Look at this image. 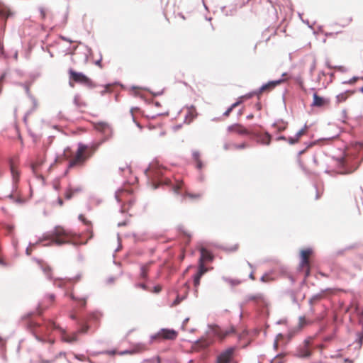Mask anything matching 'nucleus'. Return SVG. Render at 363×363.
Returning <instances> with one entry per match:
<instances>
[{
	"mask_svg": "<svg viewBox=\"0 0 363 363\" xmlns=\"http://www.w3.org/2000/svg\"><path fill=\"white\" fill-rule=\"evenodd\" d=\"M6 229H7L8 232H9V233H11L13 230V229H14V226H13V225H8L6 226Z\"/></svg>",
	"mask_w": 363,
	"mask_h": 363,
	"instance_id": "64",
	"label": "nucleus"
},
{
	"mask_svg": "<svg viewBox=\"0 0 363 363\" xmlns=\"http://www.w3.org/2000/svg\"><path fill=\"white\" fill-rule=\"evenodd\" d=\"M247 335V333L245 330H242L241 333H238V339H241Z\"/></svg>",
	"mask_w": 363,
	"mask_h": 363,
	"instance_id": "60",
	"label": "nucleus"
},
{
	"mask_svg": "<svg viewBox=\"0 0 363 363\" xmlns=\"http://www.w3.org/2000/svg\"><path fill=\"white\" fill-rule=\"evenodd\" d=\"M13 201L18 204H23V203H24L25 200L21 197H18V198H15Z\"/></svg>",
	"mask_w": 363,
	"mask_h": 363,
	"instance_id": "48",
	"label": "nucleus"
},
{
	"mask_svg": "<svg viewBox=\"0 0 363 363\" xmlns=\"http://www.w3.org/2000/svg\"><path fill=\"white\" fill-rule=\"evenodd\" d=\"M146 90H147V89H145ZM148 91L154 96H160L162 94H163V92H164V90H161L160 91H157V92H152V91H150L149 89Z\"/></svg>",
	"mask_w": 363,
	"mask_h": 363,
	"instance_id": "50",
	"label": "nucleus"
},
{
	"mask_svg": "<svg viewBox=\"0 0 363 363\" xmlns=\"http://www.w3.org/2000/svg\"><path fill=\"white\" fill-rule=\"evenodd\" d=\"M179 230H180V231H181L184 235H185L186 236H187L189 238H191V235H190L188 232H186V231L184 229V228H183V227H180V228H179Z\"/></svg>",
	"mask_w": 363,
	"mask_h": 363,
	"instance_id": "57",
	"label": "nucleus"
},
{
	"mask_svg": "<svg viewBox=\"0 0 363 363\" xmlns=\"http://www.w3.org/2000/svg\"><path fill=\"white\" fill-rule=\"evenodd\" d=\"M353 92L352 91H347L345 92H343V93H341L340 94H338L337 96H336V101H337V104H340V103H342L344 101H345L347 100V99L352 94Z\"/></svg>",
	"mask_w": 363,
	"mask_h": 363,
	"instance_id": "23",
	"label": "nucleus"
},
{
	"mask_svg": "<svg viewBox=\"0 0 363 363\" xmlns=\"http://www.w3.org/2000/svg\"><path fill=\"white\" fill-rule=\"evenodd\" d=\"M235 350V347L228 348V363H238V360L235 359L236 357Z\"/></svg>",
	"mask_w": 363,
	"mask_h": 363,
	"instance_id": "25",
	"label": "nucleus"
},
{
	"mask_svg": "<svg viewBox=\"0 0 363 363\" xmlns=\"http://www.w3.org/2000/svg\"><path fill=\"white\" fill-rule=\"evenodd\" d=\"M70 318L72 320H74L77 321V324L79 326V328L78 329V333H87L89 327L86 324V321L84 320H78L77 318V316L74 314H72L70 315Z\"/></svg>",
	"mask_w": 363,
	"mask_h": 363,
	"instance_id": "17",
	"label": "nucleus"
},
{
	"mask_svg": "<svg viewBox=\"0 0 363 363\" xmlns=\"http://www.w3.org/2000/svg\"><path fill=\"white\" fill-rule=\"evenodd\" d=\"M151 264V262L147 263L145 264H141L140 265V277L141 279L144 280H147L148 278L147 276V272L149 269V265Z\"/></svg>",
	"mask_w": 363,
	"mask_h": 363,
	"instance_id": "22",
	"label": "nucleus"
},
{
	"mask_svg": "<svg viewBox=\"0 0 363 363\" xmlns=\"http://www.w3.org/2000/svg\"><path fill=\"white\" fill-rule=\"evenodd\" d=\"M177 331L174 329L161 328L157 333L150 336V342H152L154 340H174L177 337Z\"/></svg>",
	"mask_w": 363,
	"mask_h": 363,
	"instance_id": "5",
	"label": "nucleus"
},
{
	"mask_svg": "<svg viewBox=\"0 0 363 363\" xmlns=\"http://www.w3.org/2000/svg\"><path fill=\"white\" fill-rule=\"evenodd\" d=\"M33 111V109L32 108L31 110L28 111L26 113V114H25V115H24V116H23V121H24L25 123H26V122H27L28 116H29V115H30Z\"/></svg>",
	"mask_w": 363,
	"mask_h": 363,
	"instance_id": "54",
	"label": "nucleus"
},
{
	"mask_svg": "<svg viewBox=\"0 0 363 363\" xmlns=\"http://www.w3.org/2000/svg\"><path fill=\"white\" fill-rule=\"evenodd\" d=\"M228 132L230 134H238L240 135H250L252 131L245 128L240 124H235L228 127Z\"/></svg>",
	"mask_w": 363,
	"mask_h": 363,
	"instance_id": "13",
	"label": "nucleus"
},
{
	"mask_svg": "<svg viewBox=\"0 0 363 363\" xmlns=\"http://www.w3.org/2000/svg\"><path fill=\"white\" fill-rule=\"evenodd\" d=\"M12 245H13V247L15 248V250H17L18 241L15 237L12 238Z\"/></svg>",
	"mask_w": 363,
	"mask_h": 363,
	"instance_id": "47",
	"label": "nucleus"
},
{
	"mask_svg": "<svg viewBox=\"0 0 363 363\" xmlns=\"http://www.w3.org/2000/svg\"><path fill=\"white\" fill-rule=\"evenodd\" d=\"M65 295L66 296L69 297L73 301H79V306L81 308H84L86 307V300L88 298V296H84V297H82V298H78V297L75 296L72 293H67V292H66Z\"/></svg>",
	"mask_w": 363,
	"mask_h": 363,
	"instance_id": "19",
	"label": "nucleus"
},
{
	"mask_svg": "<svg viewBox=\"0 0 363 363\" xmlns=\"http://www.w3.org/2000/svg\"><path fill=\"white\" fill-rule=\"evenodd\" d=\"M60 38L64 41L69 42L70 43L73 42L72 40L64 35H60Z\"/></svg>",
	"mask_w": 363,
	"mask_h": 363,
	"instance_id": "59",
	"label": "nucleus"
},
{
	"mask_svg": "<svg viewBox=\"0 0 363 363\" xmlns=\"http://www.w3.org/2000/svg\"><path fill=\"white\" fill-rule=\"evenodd\" d=\"M196 164V167L198 169H201L203 166V162L199 160H196L195 161Z\"/></svg>",
	"mask_w": 363,
	"mask_h": 363,
	"instance_id": "46",
	"label": "nucleus"
},
{
	"mask_svg": "<svg viewBox=\"0 0 363 363\" xmlns=\"http://www.w3.org/2000/svg\"><path fill=\"white\" fill-rule=\"evenodd\" d=\"M38 10L40 11V16H41V18L43 20H45V18H46V13H45V9L43 7H39Z\"/></svg>",
	"mask_w": 363,
	"mask_h": 363,
	"instance_id": "41",
	"label": "nucleus"
},
{
	"mask_svg": "<svg viewBox=\"0 0 363 363\" xmlns=\"http://www.w3.org/2000/svg\"><path fill=\"white\" fill-rule=\"evenodd\" d=\"M41 269H42L43 272H44V274H45V276L47 277V278L49 280H52V275H51V268H50V267L48 266V265H46V266L42 265L41 266Z\"/></svg>",
	"mask_w": 363,
	"mask_h": 363,
	"instance_id": "28",
	"label": "nucleus"
},
{
	"mask_svg": "<svg viewBox=\"0 0 363 363\" xmlns=\"http://www.w3.org/2000/svg\"><path fill=\"white\" fill-rule=\"evenodd\" d=\"M286 81L285 79H280L275 81H270L268 83L262 85L259 89V92L270 91L274 89L277 86L280 85Z\"/></svg>",
	"mask_w": 363,
	"mask_h": 363,
	"instance_id": "15",
	"label": "nucleus"
},
{
	"mask_svg": "<svg viewBox=\"0 0 363 363\" xmlns=\"http://www.w3.org/2000/svg\"><path fill=\"white\" fill-rule=\"evenodd\" d=\"M55 361V359L52 360H44L40 357L39 363H52Z\"/></svg>",
	"mask_w": 363,
	"mask_h": 363,
	"instance_id": "63",
	"label": "nucleus"
},
{
	"mask_svg": "<svg viewBox=\"0 0 363 363\" xmlns=\"http://www.w3.org/2000/svg\"><path fill=\"white\" fill-rule=\"evenodd\" d=\"M33 111V109L32 108L31 110L28 111L26 113V114H25V115H24V116H23V121H24L25 123H26V122H27L28 116H29V115H30Z\"/></svg>",
	"mask_w": 363,
	"mask_h": 363,
	"instance_id": "52",
	"label": "nucleus"
},
{
	"mask_svg": "<svg viewBox=\"0 0 363 363\" xmlns=\"http://www.w3.org/2000/svg\"><path fill=\"white\" fill-rule=\"evenodd\" d=\"M161 290H162V287L160 286H155L153 288V292L156 293V294L160 293L161 291Z\"/></svg>",
	"mask_w": 363,
	"mask_h": 363,
	"instance_id": "61",
	"label": "nucleus"
},
{
	"mask_svg": "<svg viewBox=\"0 0 363 363\" xmlns=\"http://www.w3.org/2000/svg\"><path fill=\"white\" fill-rule=\"evenodd\" d=\"M358 336H359V342L360 344V345L362 344V341H363V330L358 334Z\"/></svg>",
	"mask_w": 363,
	"mask_h": 363,
	"instance_id": "62",
	"label": "nucleus"
},
{
	"mask_svg": "<svg viewBox=\"0 0 363 363\" xmlns=\"http://www.w3.org/2000/svg\"><path fill=\"white\" fill-rule=\"evenodd\" d=\"M311 354L310 340H306L303 344L297 348L295 356L299 358H307L309 357Z\"/></svg>",
	"mask_w": 363,
	"mask_h": 363,
	"instance_id": "9",
	"label": "nucleus"
},
{
	"mask_svg": "<svg viewBox=\"0 0 363 363\" xmlns=\"http://www.w3.org/2000/svg\"><path fill=\"white\" fill-rule=\"evenodd\" d=\"M73 194L74 193L72 192V188L67 189L65 194V199H70L72 197Z\"/></svg>",
	"mask_w": 363,
	"mask_h": 363,
	"instance_id": "38",
	"label": "nucleus"
},
{
	"mask_svg": "<svg viewBox=\"0 0 363 363\" xmlns=\"http://www.w3.org/2000/svg\"><path fill=\"white\" fill-rule=\"evenodd\" d=\"M156 362L157 363H162L161 362V359L159 356H157L155 359H145V362Z\"/></svg>",
	"mask_w": 363,
	"mask_h": 363,
	"instance_id": "49",
	"label": "nucleus"
},
{
	"mask_svg": "<svg viewBox=\"0 0 363 363\" xmlns=\"http://www.w3.org/2000/svg\"><path fill=\"white\" fill-rule=\"evenodd\" d=\"M312 252V250L311 249H305L301 251V262L299 264V269L304 272L305 277H308L310 275L309 258Z\"/></svg>",
	"mask_w": 363,
	"mask_h": 363,
	"instance_id": "7",
	"label": "nucleus"
},
{
	"mask_svg": "<svg viewBox=\"0 0 363 363\" xmlns=\"http://www.w3.org/2000/svg\"><path fill=\"white\" fill-rule=\"evenodd\" d=\"M250 135L262 145H268L270 144L272 137L268 133L252 131Z\"/></svg>",
	"mask_w": 363,
	"mask_h": 363,
	"instance_id": "10",
	"label": "nucleus"
},
{
	"mask_svg": "<svg viewBox=\"0 0 363 363\" xmlns=\"http://www.w3.org/2000/svg\"><path fill=\"white\" fill-rule=\"evenodd\" d=\"M74 357L79 361L87 360L89 363H94L89 358H86L84 354H74Z\"/></svg>",
	"mask_w": 363,
	"mask_h": 363,
	"instance_id": "33",
	"label": "nucleus"
},
{
	"mask_svg": "<svg viewBox=\"0 0 363 363\" xmlns=\"http://www.w3.org/2000/svg\"><path fill=\"white\" fill-rule=\"evenodd\" d=\"M33 111V109L32 108L31 110L28 111L26 113V114H25V115H24V116H23V121H24L25 123H26V122H27L28 116H29V115H30Z\"/></svg>",
	"mask_w": 363,
	"mask_h": 363,
	"instance_id": "53",
	"label": "nucleus"
},
{
	"mask_svg": "<svg viewBox=\"0 0 363 363\" xmlns=\"http://www.w3.org/2000/svg\"><path fill=\"white\" fill-rule=\"evenodd\" d=\"M9 163L12 177V191L11 193L8 196V197L13 201L15 199L14 192L16 191L18 188L17 184L19 181L20 173L18 170L15 169L12 159L9 160Z\"/></svg>",
	"mask_w": 363,
	"mask_h": 363,
	"instance_id": "8",
	"label": "nucleus"
},
{
	"mask_svg": "<svg viewBox=\"0 0 363 363\" xmlns=\"http://www.w3.org/2000/svg\"><path fill=\"white\" fill-rule=\"evenodd\" d=\"M57 280L62 281V280H63V279H61V278H56V279H54V283H53V284H54L55 286H57V287H59V288H62V287H63V284H62V282H60V283H59V284H57V283H56V281H57Z\"/></svg>",
	"mask_w": 363,
	"mask_h": 363,
	"instance_id": "45",
	"label": "nucleus"
},
{
	"mask_svg": "<svg viewBox=\"0 0 363 363\" xmlns=\"http://www.w3.org/2000/svg\"><path fill=\"white\" fill-rule=\"evenodd\" d=\"M152 172L150 167L145 169V174L147 177H152V187L154 189H157L160 186H169L171 190L177 195L182 194V183H177L174 184L171 180L167 177H164L160 170L155 171L153 174H151Z\"/></svg>",
	"mask_w": 363,
	"mask_h": 363,
	"instance_id": "2",
	"label": "nucleus"
},
{
	"mask_svg": "<svg viewBox=\"0 0 363 363\" xmlns=\"http://www.w3.org/2000/svg\"><path fill=\"white\" fill-rule=\"evenodd\" d=\"M272 279L268 274H264L261 277V281L263 282H268L270 281Z\"/></svg>",
	"mask_w": 363,
	"mask_h": 363,
	"instance_id": "44",
	"label": "nucleus"
},
{
	"mask_svg": "<svg viewBox=\"0 0 363 363\" xmlns=\"http://www.w3.org/2000/svg\"><path fill=\"white\" fill-rule=\"evenodd\" d=\"M207 271H208V269L205 266L204 263H202L201 262H199V267H198L197 272L203 276Z\"/></svg>",
	"mask_w": 363,
	"mask_h": 363,
	"instance_id": "32",
	"label": "nucleus"
},
{
	"mask_svg": "<svg viewBox=\"0 0 363 363\" xmlns=\"http://www.w3.org/2000/svg\"><path fill=\"white\" fill-rule=\"evenodd\" d=\"M18 85L22 86L25 89V91L28 97H31L32 94L30 92V84L28 83H18Z\"/></svg>",
	"mask_w": 363,
	"mask_h": 363,
	"instance_id": "35",
	"label": "nucleus"
},
{
	"mask_svg": "<svg viewBox=\"0 0 363 363\" xmlns=\"http://www.w3.org/2000/svg\"><path fill=\"white\" fill-rule=\"evenodd\" d=\"M78 218L79 220H81L82 222H83L85 225H91V222L87 220L82 214H79V216H78Z\"/></svg>",
	"mask_w": 363,
	"mask_h": 363,
	"instance_id": "40",
	"label": "nucleus"
},
{
	"mask_svg": "<svg viewBox=\"0 0 363 363\" xmlns=\"http://www.w3.org/2000/svg\"><path fill=\"white\" fill-rule=\"evenodd\" d=\"M135 353V350H123V351H121V354H133Z\"/></svg>",
	"mask_w": 363,
	"mask_h": 363,
	"instance_id": "56",
	"label": "nucleus"
},
{
	"mask_svg": "<svg viewBox=\"0 0 363 363\" xmlns=\"http://www.w3.org/2000/svg\"><path fill=\"white\" fill-rule=\"evenodd\" d=\"M74 104L77 107H84L86 106V104L79 101V95L76 94L74 97Z\"/></svg>",
	"mask_w": 363,
	"mask_h": 363,
	"instance_id": "29",
	"label": "nucleus"
},
{
	"mask_svg": "<svg viewBox=\"0 0 363 363\" xmlns=\"http://www.w3.org/2000/svg\"><path fill=\"white\" fill-rule=\"evenodd\" d=\"M186 195L191 199H200L202 196L201 194H187Z\"/></svg>",
	"mask_w": 363,
	"mask_h": 363,
	"instance_id": "42",
	"label": "nucleus"
},
{
	"mask_svg": "<svg viewBox=\"0 0 363 363\" xmlns=\"http://www.w3.org/2000/svg\"><path fill=\"white\" fill-rule=\"evenodd\" d=\"M323 295L319 294H316V295H314L313 296H312L310 300H309V303L313 305L317 302H318L319 301H320L322 298H323Z\"/></svg>",
	"mask_w": 363,
	"mask_h": 363,
	"instance_id": "30",
	"label": "nucleus"
},
{
	"mask_svg": "<svg viewBox=\"0 0 363 363\" xmlns=\"http://www.w3.org/2000/svg\"><path fill=\"white\" fill-rule=\"evenodd\" d=\"M12 14L10 9L0 2V18L6 19Z\"/></svg>",
	"mask_w": 363,
	"mask_h": 363,
	"instance_id": "21",
	"label": "nucleus"
},
{
	"mask_svg": "<svg viewBox=\"0 0 363 363\" xmlns=\"http://www.w3.org/2000/svg\"><path fill=\"white\" fill-rule=\"evenodd\" d=\"M198 113L196 112V111H188L187 113L186 114L185 116V120H188V118H189V121L187 122L188 123H190L194 118H196Z\"/></svg>",
	"mask_w": 363,
	"mask_h": 363,
	"instance_id": "27",
	"label": "nucleus"
},
{
	"mask_svg": "<svg viewBox=\"0 0 363 363\" xmlns=\"http://www.w3.org/2000/svg\"><path fill=\"white\" fill-rule=\"evenodd\" d=\"M306 131H307V127L305 126L304 128H303L302 129H301L296 135L295 137L294 138H288V142L290 143V144H295L296 143H298L301 138V136H303V135H305L306 133Z\"/></svg>",
	"mask_w": 363,
	"mask_h": 363,
	"instance_id": "20",
	"label": "nucleus"
},
{
	"mask_svg": "<svg viewBox=\"0 0 363 363\" xmlns=\"http://www.w3.org/2000/svg\"><path fill=\"white\" fill-rule=\"evenodd\" d=\"M313 98L312 106L325 107L330 104V100L328 98L320 96L317 93L313 94Z\"/></svg>",
	"mask_w": 363,
	"mask_h": 363,
	"instance_id": "14",
	"label": "nucleus"
},
{
	"mask_svg": "<svg viewBox=\"0 0 363 363\" xmlns=\"http://www.w3.org/2000/svg\"><path fill=\"white\" fill-rule=\"evenodd\" d=\"M120 192H123V190L122 189H118L117 191H116L115 193V198L116 199V201L120 203L121 202V199L119 198V193Z\"/></svg>",
	"mask_w": 363,
	"mask_h": 363,
	"instance_id": "51",
	"label": "nucleus"
},
{
	"mask_svg": "<svg viewBox=\"0 0 363 363\" xmlns=\"http://www.w3.org/2000/svg\"><path fill=\"white\" fill-rule=\"evenodd\" d=\"M201 277L202 275L199 274L198 272L194 275L193 281L195 287H197L200 284V280Z\"/></svg>",
	"mask_w": 363,
	"mask_h": 363,
	"instance_id": "31",
	"label": "nucleus"
},
{
	"mask_svg": "<svg viewBox=\"0 0 363 363\" xmlns=\"http://www.w3.org/2000/svg\"><path fill=\"white\" fill-rule=\"evenodd\" d=\"M200 251V257L199 259V262H201L202 263H205L206 262H211L213 259V255L204 247H201L199 249Z\"/></svg>",
	"mask_w": 363,
	"mask_h": 363,
	"instance_id": "16",
	"label": "nucleus"
},
{
	"mask_svg": "<svg viewBox=\"0 0 363 363\" xmlns=\"http://www.w3.org/2000/svg\"><path fill=\"white\" fill-rule=\"evenodd\" d=\"M87 148H89V145H84V144H82L81 143H79L78 144V150H77V154H76V157L71 160L69 163V167L71 168V167H73L74 166H75L77 162H80V161H83V155H82V152L83 151H84L85 150H86Z\"/></svg>",
	"mask_w": 363,
	"mask_h": 363,
	"instance_id": "11",
	"label": "nucleus"
},
{
	"mask_svg": "<svg viewBox=\"0 0 363 363\" xmlns=\"http://www.w3.org/2000/svg\"><path fill=\"white\" fill-rule=\"evenodd\" d=\"M28 327L30 328L36 340L40 342H44L45 341L44 338L38 335V333H43V329L38 323L33 321H30L28 323Z\"/></svg>",
	"mask_w": 363,
	"mask_h": 363,
	"instance_id": "12",
	"label": "nucleus"
},
{
	"mask_svg": "<svg viewBox=\"0 0 363 363\" xmlns=\"http://www.w3.org/2000/svg\"><path fill=\"white\" fill-rule=\"evenodd\" d=\"M77 333H79L78 331L77 333H73L72 335H64L62 337V340L64 342L68 343H72L74 342H76L78 340Z\"/></svg>",
	"mask_w": 363,
	"mask_h": 363,
	"instance_id": "26",
	"label": "nucleus"
},
{
	"mask_svg": "<svg viewBox=\"0 0 363 363\" xmlns=\"http://www.w3.org/2000/svg\"><path fill=\"white\" fill-rule=\"evenodd\" d=\"M248 301H252L259 305L265 304V298L262 294L249 295L247 298Z\"/></svg>",
	"mask_w": 363,
	"mask_h": 363,
	"instance_id": "18",
	"label": "nucleus"
},
{
	"mask_svg": "<svg viewBox=\"0 0 363 363\" xmlns=\"http://www.w3.org/2000/svg\"><path fill=\"white\" fill-rule=\"evenodd\" d=\"M94 129L103 135L102 142L109 140L113 135V128L106 122L100 121L94 123Z\"/></svg>",
	"mask_w": 363,
	"mask_h": 363,
	"instance_id": "6",
	"label": "nucleus"
},
{
	"mask_svg": "<svg viewBox=\"0 0 363 363\" xmlns=\"http://www.w3.org/2000/svg\"><path fill=\"white\" fill-rule=\"evenodd\" d=\"M228 336L230 337V339H236L237 332L234 328H231L230 330H228Z\"/></svg>",
	"mask_w": 363,
	"mask_h": 363,
	"instance_id": "37",
	"label": "nucleus"
},
{
	"mask_svg": "<svg viewBox=\"0 0 363 363\" xmlns=\"http://www.w3.org/2000/svg\"><path fill=\"white\" fill-rule=\"evenodd\" d=\"M33 111V109L32 108L31 110L28 111L26 113V114H25V115H24V116H23V121H24L25 123H26V122H27L28 116H29V115H30Z\"/></svg>",
	"mask_w": 363,
	"mask_h": 363,
	"instance_id": "55",
	"label": "nucleus"
},
{
	"mask_svg": "<svg viewBox=\"0 0 363 363\" xmlns=\"http://www.w3.org/2000/svg\"><path fill=\"white\" fill-rule=\"evenodd\" d=\"M84 47H85V49L86 51V52L85 53L84 59H85V61L87 62L89 60V57L92 54V50H91V48H89L87 45H84Z\"/></svg>",
	"mask_w": 363,
	"mask_h": 363,
	"instance_id": "36",
	"label": "nucleus"
},
{
	"mask_svg": "<svg viewBox=\"0 0 363 363\" xmlns=\"http://www.w3.org/2000/svg\"><path fill=\"white\" fill-rule=\"evenodd\" d=\"M215 363H227V348L217 356Z\"/></svg>",
	"mask_w": 363,
	"mask_h": 363,
	"instance_id": "24",
	"label": "nucleus"
},
{
	"mask_svg": "<svg viewBox=\"0 0 363 363\" xmlns=\"http://www.w3.org/2000/svg\"><path fill=\"white\" fill-rule=\"evenodd\" d=\"M68 72L70 79L74 82L83 84L89 89L96 87V84L92 82V80L83 72H76L73 69H69Z\"/></svg>",
	"mask_w": 363,
	"mask_h": 363,
	"instance_id": "4",
	"label": "nucleus"
},
{
	"mask_svg": "<svg viewBox=\"0 0 363 363\" xmlns=\"http://www.w3.org/2000/svg\"><path fill=\"white\" fill-rule=\"evenodd\" d=\"M29 98L30 99V100L32 101V102L33 104V109L35 110L37 106V101L33 95H31V97H29Z\"/></svg>",
	"mask_w": 363,
	"mask_h": 363,
	"instance_id": "58",
	"label": "nucleus"
},
{
	"mask_svg": "<svg viewBox=\"0 0 363 363\" xmlns=\"http://www.w3.org/2000/svg\"><path fill=\"white\" fill-rule=\"evenodd\" d=\"M192 157L194 160V161L199 160H200V152L198 150H193L192 151Z\"/></svg>",
	"mask_w": 363,
	"mask_h": 363,
	"instance_id": "39",
	"label": "nucleus"
},
{
	"mask_svg": "<svg viewBox=\"0 0 363 363\" xmlns=\"http://www.w3.org/2000/svg\"><path fill=\"white\" fill-rule=\"evenodd\" d=\"M135 286L137 288H140L143 290H147V285L144 283H137L135 284Z\"/></svg>",
	"mask_w": 363,
	"mask_h": 363,
	"instance_id": "43",
	"label": "nucleus"
},
{
	"mask_svg": "<svg viewBox=\"0 0 363 363\" xmlns=\"http://www.w3.org/2000/svg\"><path fill=\"white\" fill-rule=\"evenodd\" d=\"M104 142L101 140L99 142L92 143L89 145V148L91 149L93 152L96 151Z\"/></svg>",
	"mask_w": 363,
	"mask_h": 363,
	"instance_id": "34",
	"label": "nucleus"
},
{
	"mask_svg": "<svg viewBox=\"0 0 363 363\" xmlns=\"http://www.w3.org/2000/svg\"><path fill=\"white\" fill-rule=\"evenodd\" d=\"M68 236V233L66 230L60 226H55L53 230L50 233H47L43 235V237L39 238L36 243L42 242L43 240H50L49 242L44 244V246H50L52 245H56L61 246L66 243H71L74 247H77L82 243L78 242H72L66 240L65 238Z\"/></svg>",
	"mask_w": 363,
	"mask_h": 363,
	"instance_id": "1",
	"label": "nucleus"
},
{
	"mask_svg": "<svg viewBox=\"0 0 363 363\" xmlns=\"http://www.w3.org/2000/svg\"><path fill=\"white\" fill-rule=\"evenodd\" d=\"M209 330L207 332V337H202L197 340L195 343L201 348H206L213 342L211 336L222 340L227 335V330L222 329L218 325H209Z\"/></svg>",
	"mask_w": 363,
	"mask_h": 363,
	"instance_id": "3",
	"label": "nucleus"
}]
</instances>
